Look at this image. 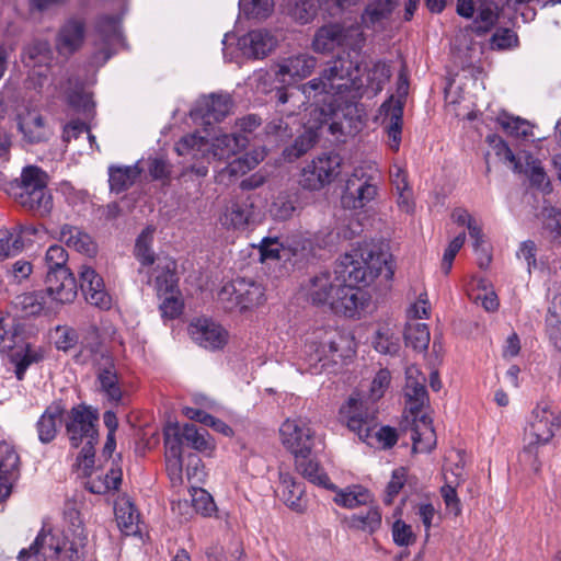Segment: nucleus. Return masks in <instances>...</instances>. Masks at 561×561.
I'll return each instance as SVG.
<instances>
[{"mask_svg":"<svg viewBox=\"0 0 561 561\" xmlns=\"http://www.w3.org/2000/svg\"><path fill=\"white\" fill-rule=\"evenodd\" d=\"M513 171L526 174L530 182L538 187L542 186L547 182V176L540 161L527 152H523L520 169Z\"/></svg>","mask_w":561,"mask_h":561,"instance_id":"nucleus-55","label":"nucleus"},{"mask_svg":"<svg viewBox=\"0 0 561 561\" xmlns=\"http://www.w3.org/2000/svg\"><path fill=\"white\" fill-rule=\"evenodd\" d=\"M176 444L175 439L164 444L167 472L173 486L181 485L183 482V451Z\"/></svg>","mask_w":561,"mask_h":561,"instance_id":"nucleus-45","label":"nucleus"},{"mask_svg":"<svg viewBox=\"0 0 561 561\" xmlns=\"http://www.w3.org/2000/svg\"><path fill=\"white\" fill-rule=\"evenodd\" d=\"M217 299L225 310L243 312L264 301V289L251 279L237 278L221 286Z\"/></svg>","mask_w":561,"mask_h":561,"instance_id":"nucleus-12","label":"nucleus"},{"mask_svg":"<svg viewBox=\"0 0 561 561\" xmlns=\"http://www.w3.org/2000/svg\"><path fill=\"white\" fill-rule=\"evenodd\" d=\"M283 446L295 458L309 457L317 445L322 444L310 422L306 419H287L279 427Z\"/></svg>","mask_w":561,"mask_h":561,"instance_id":"nucleus-13","label":"nucleus"},{"mask_svg":"<svg viewBox=\"0 0 561 561\" xmlns=\"http://www.w3.org/2000/svg\"><path fill=\"white\" fill-rule=\"evenodd\" d=\"M489 45L493 50L513 49L518 46V36L511 27L497 25L490 37Z\"/></svg>","mask_w":561,"mask_h":561,"instance_id":"nucleus-57","label":"nucleus"},{"mask_svg":"<svg viewBox=\"0 0 561 561\" xmlns=\"http://www.w3.org/2000/svg\"><path fill=\"white\" fill-rule=\"evenodd\" d=\"M273 7L272 0H239V9L248 18H267Z\"/></svg>","mask_w":561,"mask_h":561,"instance_id":"nucleus-61","label":"nucleus"},{"mask_svg":"<svg viewBox=\"0 0 561 561\" xmlns=\"http://www.w3.org/2000/svg\"><path fill=\"white\" fill-rule=\"evenodd\" d=\"M85 535L80 529L76 539L70 540L60 530H45L38 533L34 542L22 549L18 556L19 561L33 558L34 561H84L81 549L84 546Z\"/></svg>","mask_w":561,"mask_h":561,"instance_id":"nucleus-5","label":"nucleus"},{"mask_svg":"<svg viewBox=\"0 0 561 561\" xmlns=\"http://www.w3.org/2000/svg\"><path fill=\"white\" fill-rule=\"evenodd\" d=\"M399 3L400 0H369L360 15L363 26L374 31L385 30Z\"/></svg>","mask_w":561,"mask_h":561,"instance_id":"nucleus-27","label":"nucleus"},{"mask_svg":"<svg viewBox=\"0 0 561 561\" xmlns=\"http://www.w3.org/2000/svg\"><path fill=\"white\" fill-rule=\"evenodd\" d=\"M373 501L369 491L360 485L348 486L340 490L334 496V502L345 508H356L368 505Z\"/></svg>","mask_w":561,"mask_h":561,"instance_id":"nucleus-47","label":"nucleus"},{"mask_svg":"<svg viewBox=\"0 0 561 561\" xmlns=\"http://www.w3.org/2000/svg\"><path fill=\"white\" fill-rule=\"evenodd\" d=\"M280 494L285 504L297 513H302L307 508V501L304 497L305 490L300 483H297L290 473L279 472Z\"/></svg>","mask_w":561,"mask_h":561,"instance_id":"nucleus-37","label":"nucleus"},{"mask_svg":"<svg viewBox=\"0 0 561 561\" xmlns=\"http://www.w3.org/2000/svg\"><path fill=\"white\" fill-rule=\"evenodd\" d=\"M257 248L261 262L277 261L286 253L302 255L305 251L311 248V242L301 237L287 238L286 240L279 237H265Z\"/></svg>","mask_w":561,"mask_h":561,"instance_id":"nucleus-18","label":"nucleus"},{"mask_svg":"<svg viewBox=\"0 0 561 561\" xmlns=\"http://www.w3.org/2000/svg\"><path fill=\"white\" fill-rule=\"evenodd\" d=\"M154 230L153 227L148 226L136 239L134 254L142 265H152L154 263V252L151 249Z\"/></svg>","mask_w":561,"mask_h":561,"instance_id":"nucleus-51","label":"nucleus"},{"mask_svg":"<svg viewBox=\"0 0 561 561\" xmlns=\"http://www.w3.org/2000/svg\"><path fill=\"white\" fill-rule=\"evenodd\" d=\"M59 240L68 248L73 249L88 256L96 253L98 247L92 237L81 228L65 224L60 227Z\"/></svg>","mask_w":561,"mask_h":561,"instance_id":"nucleus-33","label":"nucleus"},{"mask_svg":"<svg viewBox=\"0 0 561 561\" xmlns=\"http://www.w3.org/2000/svg\"><path fill=\"white\" fill-rule=\"evenodd\" d=\"M391 381L390 371L386 368H381L377 371L374 379L370 382L369 391L367 399H363L358 394L352 396L351 398H355L362 400L364 402V409L367 407L368 409H373L369 404L375 403L380 398L383 397L386 390L388 389Z\"/></svg>","mask_w":561,"mask_h":561,"instance_id":"nucleus-50","label":"nucleus"},{"mask_svg":"<svg viewBox=\"0 0 561 561\" xmlns=\"http://www.w3.org/2000/svg\"><path fill=\"white\" fill-rule=\"evenodd\" d=\"M98 414L85 405L73 407L69 412L66 431L73 447H79L84 440H98Z\"/></svg>","mask_w":561,"mask_h":561,"instance_id":"nucleus-15","label":"nucleus"},{"mask_svg":"<svg viewBox=\"0 0 561 561\" xmlns=\"http://www.w3.org/2000/svg\"><path fill=\"white\" fill-rule=\"evenodd\" d=\"M51 60L50 44L46 39H34L27 44L22 54V62L28 68H42Z\"/></svg>","mask_w":561,"mask_h":561,"instance_id":"nucleus-40","label":"nucleus"},{"mask_svg":"<svg viewBox=\"0 0 561 561\" xmlns=\"http://www.w3.org/2000/svg\"><path fill=\"white\" fill-rule=\"evenodd\" d=\"M87 22L83 16L68 18L59 27L55 48L62 57H70L80 50L85 42Z\"/></svg>","mask_w":561,"mask_h":561,"instance_id":"nucleus-17","label":"nucleus"},{"mask_svg":"<svg viewBox=\"0 0 561 561\" xmlns=\"http://www.w3.org/2000/svg\"><path fill=\"white\" fill-rule=\"evenodd\" d=\"M561 434V413L553 410L552 403L541 400L531 411L524 432V456L534 458L531 467L535 471L540 469L537 451L548 445L552 438Z\"/></svg>","mask_w":561,"mask_h":561,"instance_id":"nucleus-7","label":"nucleus"},{"mask_svg":"<svg viewBox=\"0 0 561 561\" xmlns=\"http://www.w3.org/2000/svg\"><path fill=\"white\" fill-rule=\"evenodd\" d=\"M254 203L250 196L237 197L227 203L220 222L227 228L242 229L253 217Z\"/></svg>","mask_w":561,"mask_h":561,"instance_id":"nucleus-29","label":"nucleus"},{"mask_svg":"<svg viewBox=\"0 0 561 561\" xmlns=\"http://www.w3.org/2000/svg\"><path fill=\"white\" fill-rule=\"evenodd\" d=\"M122 470L118 467L111 468L104 476L90 477L85 482V489L93 494H106L118 490L122 483Z\"/></svg>","mask_w":561,"mask_h":561,"instance_id":"nucleus-42","label":"nucleus"},{"mask_svg":"<svg viewBox=\"0 0 561 561\" xmlns=\"http://www.w3.org/2000/svg\"><path fill=\"white\" fill-rule=\"evenodd\" d=\"M503 15V8L492 0H480L472 20L471 31L477 36H484L493 31Z\"/></svg>","mask_w":561,"mask_h":561,"instance_id":"nucleus-30","label":"nucleus"},{"mask_svg":"<svg viewBox=\"0 0 561 561\" xmlns=\"http://www.w3.org/2000/svg\"><path fill=\"white\" fill-rule=\"evenodd\" d=\"M342 158L337 153L317 157L300 173L299 184L309 191H319L341 173Z\"/></svg>","mask_w":561,"mask_h":561,"instance_id":"nucleus-14","label":"nucleus"},{"mask_svg":"<svg viewBox=\"0 0 561 561\" xmlns=\"http://www.w3.org/2000/svg\"><path fill=\"white\" fill-rule=\"evenodd\" d=\"M300 122L297 118L288 119L286 114H278L265 127L267 135H273L280 140L290 138L294 130H299Z\"/></svg>","mask_w":561,"mask_h":561,"instance_id":"nucleus-53","label":"nucleus"},{"mask_svg":"<svg viewBox=\"0 0 561 561\" xmlns=\"http://www.w3.org/2000/svg\"><path fill=\"white\" fill-rule=\"evenodd\" d=\"M232 100L229 94L213 93L202 96L191 115L203 118L207 124L221 122L231 111Z\"/></svg>","mask_w":561,"mask_h":561,"instance_id":"nucleus-25","label":"nucleus"},{"mask_svg":"<svg viewBox=\"0 0 561 561\" xmlns=\"http://www.w3.org/2000/svg\"><path fill=\"white\" fill-rule=\"evenodd\" d=\"M430 330L427 324L411 322L408 323L404 330L405 345L412 347L416 352H424L430 344Z\"/></svg>","mask_w":561,"mask_h":561,"instance_id":"nucleus-49","label":"nucleus"},{"mask_svg":"<svg viewBox=\"0 0 561 561\" xmlns=\"http://www.w3.org/2000/svg\"><path fill=\"white\" fill-rule=\"evenodd\" d=\"M80 288L88 304L100 309H108L112 298L105 290L103 278L90 266L82 265L79 271Z\"/></svg>","mask_w":561,"mask_h":561,"instance_id":"nucleus-22","label":"nucleus"},{"mask_svg":"<svg viewBox=\"0 0 561 561\" xmlns=\"http://www.w3.org/2000/svg\"><path fill=\"white\" fill-rule=\"evenodd\" d=\"M265 157L264 150H253L229 162L227 169L230 175H243L254 169Z\"/></svg>","mask_w":561,"mask_h":561,"instance_id":"nucleus-54","label":"nucleus"},{"mask_svg":"<svg viewBox=\"0 0 561 561\" xmlns=\"http://www.w3.org/2000/svg\"><path fill=\"white\" fill-rule=\"evenodd\" d=\"M173 267L174 263L169 262L163 268V272L156 276V288L158 295H164V298L160 304V310L162 316L169 319L176 318L183 308V304L175 293L176 277L172 272Z\"/></svg>","mask_w":561,"mask_h":561,"instance_id":"nucleus-21","label":"nucleus"},{"mask_svg":"<svg viewBox=\"0 0 561 561\" xmlns=\"http://www.w3.org/2000/svg\"><path fill=\"white\" fill-rule=\"evenodd\" d=\"M499 123L507 135L516 138H528L533 135V125L520 117L503 115Z\"/></svg>","mask_w":561,"mask_h":561,"instance_id":"nucleus-58","label":"nucleus"},{"mask_svg":"<svg viewBox=\"0 0 561 561\" xmlns=\"http://www.w3.org/2000/svg\"><path fill=\"white\" fill-rule=\"evenodd\" d=\"M374 347L381 354H396L399 350V340L388 327L377 330L374 337Z\"/></svg>","mask_w":561,"mask_h":561,"instance_id":"nucleus-60","label":"nucleus"},{"mask_svg":"<svg viewBox=\"0 0 561 561\" xmlns=\"http://www.w3.org/2000/svg\"><path fill=\"white\" fill-rule=\"evenodd\" d=\"M411 438L415 453H430L435 447L436 434L428 416L422 415L415 420Z\"/></svg>","mask_w":561,"mask_h":561,"instance_id":"nucleus-39","label":"nucleus"},{"mask_svg":"<svg viewBox=\"0 0 561 561\" xmlns=\"http://www.w3.org/2000/svg\"><path fill=\"white\" fill-rule=\"evenodd\" d=\"M355 354L352 336L336 329H318L305 342L301 358L309 369L318 373L330 364H339Z\"/></svg>","mask_w":561,"mask_h":561,"instance_id":"nucleus-3","label":"nucleus"},{"mask_svg":"<svg viewBox=\"0 0 561 561\" xmlns=\"http://www.w3.org/2000/svg\"><path fill=\"white\" fill-rule=\"evenodd\" d=\"M21 131L31 142H41L48 136L44 118L38 113H27L19 123Z\"/></svg>","mask_w":561,"mask_h":561,"instance_id":"nucleus-48","label":"nucleus"},{"mask_svg":"<svg viewBox=\"0 0 561 561\" xmlns=\"http://www.w3.org/2000/svg\"><path fill=\"white\" fill-rule=\"evenodd\" d=\"M0 350L10 352V358L15 364V375L19 380L24 378L28 366L41 360V353L24 342L20 325L10 316L0 317Z\"/></svg>","mask_w":561,"mask_h":561,"instance_id":"nucleus-9","label":"nucleus"},{"mask_svg":"<svg viewBox=\"0 0 561 561\" xmlns=\"http://www.w3.org/2000/svg\"><path fill=\"white\" fill-rule=\"evenodd\" d=\"M360 82L355 62L337 57L330 61L318 78L297 87L280 88L276 91L277 113L288 119L297 118L298 110L309 103L310 118L320 123L329 121L353 103L359 95Z\"/></svg>","mask_w":561,"mask_h":561,"instance_id":"nucleus-1","label":"nucleus"},{"mask_svg":"<svg viewBox=\"0 0 561 561\" xmlns=\"http://www.w3.org/2000/svg\"><path fill=\"white\" fill-rule=\"evenodd\" d=\"M114 511L117 526L123 534L133 536L140 533V515L129 497H119L115 502Z\"/></svg>","mask_w":561,"mask_h":561,"instance_id":"nucleus-35","label":"nucleus"},{"mask_svg":"<svg viewBox=\"0 0 561 561\" xmlns=\"http://www.w3.org/2000/svg\"><path fill=\"white\" fill-rule=\"evenodd\" d=\"M425 381L426 379H419V381L405 383L404 396L412 414L417 415L421 409L428 401Z\"/></svg>","mask_w":561,"mask_h":561,"instance_id":"nucleus-52","label":"nucleus"},{"mask_svg":"<svg viewBox=\"0 0 561 561\" xmlns=\"http://www.w3.org/2000/svg\"><path fill=\"white\" fill-rule=\"evenodd\" d=\"M359 284L344 282V285L339 287V293L335 294L329 308L344 317L354 318L365 308L368 302V296Z\"/></svg>","mask_w":561,"mask_h":561,"instance_id":"nucleus-20","label":"nucleus"},{"mask_svg":"<svg viewBox=\"0 0 561 561\" xmlns=\"http://www.w3.org/2000/svg\"><path fill=\"white\" fill-rule=\"evenodd\" d=\"M365 43V36L359 26L344 27L340 24H329L320 27L312 42L318 53H331L335 48L347 51V56L358 57Z\"/></svg>","mask_w":561,"mask_h":561,"instance_id":"nucleus-10","label":"nucleus"},{"mask_svg":"<svg viewBox=\"0 0 561 561\" xmlns=\"http://www.w3.org/2000/svg\"><path fill=\"white\" fill-rule=\"evenodd\" d=\"M379 174L374 165L357 167L346 180L341 202L344 208L359 209L373 202L378 193Z\"/></svg>","mask_w":561,"mask_h":561,"instance_id":"nucleus-11","label":"nucleus"},{"mask_svg":"<svg viewBox=\"0 0 561 561\" xmlns=\"http://www.w3.org/2000/svg\"><path fill=\"white\" fill-rule=\"evenodd\" d=\"M486 140L494 150L495 154L505 163H507L512 168V170L520 169V160H523V152L514 154L508 145L497 135H489Z\"/></svg>","mask_w":561,"mask_h":561,"instance_id":"nucleus-56","label":"nucleus"},{"mask_svg":"<svg viewBox=\"0 0 561 561\" xmlns=\"http://www.w3.org/2000/svg\"><path fill=\"white\" fill-rule=\"evenodd\" d=\"M99 391L112 404L118 405L123 401V387L114 363L107 359L104 367H100L96 374Z\"/></svg>","mask_w":561,"mask_h":561,"instance_id":"nucleus-31","label":"nucleus"},{"mask_svg":"<svg viewBox=\"0 0 561 561\" xmlns=\"http://www.w3.org/2000/svg\"><path fill=\"white\" fill-rule=\"evenodd\" d=\"M94 31L105 46L118 43L122 38L119 19L115 15H100L95 20Z\"/></svg>","mask_w":561,"mask_h":561,"instance_id":"nucleus-46","label":"nucleus"},{"mask_svg":"<svg viewBox=\"0 0 561 561\" xmlns=\"http://www.w3.org/2000/svg\"><path fill=\"white\" fill-rule=\"evenodd\" d=\"M46 293L60 304H70L78 294L77 280L70 270H56L47 272Z\"/></svg>","mask_w":561,"mask_h":561,"instance_id":"nucleus-23","label":"nucleus"},{"mask_svg":"<svg viewBox=\"0 0 561 561\" xmlns=\"http://www.w3.org/2000/svg\"><path fill=\"white\" fill-rule=\"evenodd\" d=\"M341 57L343 58V56ZM344 59H348L355 62L357 67L358 82H360L358 98L353 103L348 104L347 106H344L345 108H348L351 105H353L364 94H368L369 96L377 95L383 89V85L388 82V80L391 77L390 67L383 61H377L367 70L366 83H364L360 77L359 61L357 57L348 55V57H344Z\"/></svg>","mask_w":561,"mask_h":561,"instance_id":"nucleus-24","label":"nucleus"},{"mask_svg":"<svg viewBox=\"0 0 561 561\" xmlns=\"http://www.w3.org/2000/svg\"><path fill=\"white\" fill-rule=\"evenodd\" d=\"M48 174L37 165H26L19 178L4 185L5 193L22 208L39 217L48 216L54 207L48 190Z\"/></svg>","mask_w":561,"mask_h":561,"instance_id":"nucleus-4","label":"nucleus"},{"mask_svg":"<svg viewBox=\"0 0 561 561\" xmlns=\"http://www.w3.org/2000/svg\"><path fill=\"white\" fill-rule=\"evenodd\" d=\"M324 123H320L319 118H309L305 123V130L301 135H299L295 142L285 149V154L289 160L298 159L306 152H308L317 142L318 140V133L317 130L323 125Z\"/></svg>","mask_w":561,"mask_h":561,"instance_id":"nucleus-38","label":"nucleus"},{"mask_svg":"<svg viewBox=\"0 0 561 561\" xmlns=\"http://www.w3.org/2000/svg\"><path fill=\"white\" fill-rule=\"evenodd\" d=\"M247 144L248 139L243 135H220L209 144L203 136L188 134L175 144V151L179 156L191 154L194 159H208L211 156L214 159L225 160L236 154Z\"/></svg>","mask_w":561,"mask_h":561,"instance_id":"nucleus-8","label":"nucleus"},{"mask_svg":"<svg viewBox=\"0 0 561 561\" xmlns=\"http://www.w3.org/2000/svg\"><path fill=\"white\" fill-rule=\"evenodd\" d=\"M323 5V0H288L286 12L300 24L311 22L317 15L318 9Z\"/></svg>","mask_w":561,"mask_h":561,"instance_id":"nucleus-43","label":"nucleus"},{"mask_svg":"<svg viewBox=\"0 0 561 561\" xmlns=\"http://www.w3.org/2000/svg\"><path fill=\"white\" fill-rule=\"evenodd\" d=\"M317 66V59L307 54H299L284 59L277 66L276 75L285 81V77L302 79L311 75Z\"/></svg>","mask_w":561,"mask_h":561,"instance_id":"nucleus-34","label":"nucleus"},{"mask_svg":"<svg viewBox=\"0 0 561 561\" xmlns=\"http://www.w3.org/2000/svg\"><path fill=\"white\" fill-rule=\"evenodd\" d=\"M141 170L137 164L126 167H110L108 183L112 192L122 193L128 190L139 178Z\"/></svg>","mask_w":561,"mask_h":561,"instance_id":"nucleus-41","label":"nucleus"},{"mask_svg":"<svg viewBox=\"0 0 561 561\" xmlns=\"http://www.w3.org/2000/svg\"><path fill=\"white\" fill-rule=\"evenodd\" d=\"M390 257L388 252L375 244L365 243L354 248L336 261L333 271L312 275L302 286L304 295L314 306L329 307L344 282L367 286L380 275L387 280L391 279L393 270Z\"/></svg>","mask_w":561,"mask_h":561,"instance_id":"nucleus-2","label":"nucleus"},{"mask_svg":"<svg viewBox=\"0 0 561 561\" xmlns=\"http://www.w3.org/2000/svg\"><path fill=\"white\" fill-rule=\"evenodd\" d=\"M543 229L550 237L561 243V211L554 208L545 209Z\"/></svg>","mask_w":561,"mask_h":561,"instance_id":"nucleus-63","label":"nucleus"},{"mask_svg":"<svg viewBox=\"0 0 561 561\" xmlns=\"http://www.w3.org/2000/svg\"><path fill=\"white\" fill-rule=\"evenodd\" d=\"M276 38L265 30H254L238 39V48L248 58L260 59L276 46Z\"/></svg>","mask_w":561,"mask_h":561,"instance_id":"nucleus-28","label":"nucleus"},{"mask_svg":"<svg viewBox=\"0 0 561 561\" xmlns=\"http://www.w3.org/2000/svg\"><path fill=\"white\" fill-rule=\"evenodd\" d=\"M351 526L368 533L376 531L381 525V513L378 507H369L368 511L364 513L354 514L351 517Z\"/></svg>","mask_w":561,"mask_h":561,"instance_id":"nucleus-59","label":"nucleus"},{"mask_svg":"<svg viewBox=\"0 0 561 561\" xmlns=\"http://www.w3.org/2000/svg\"><path fill=\"white\" fill-rule=\"evenodd\" d=\"M546 333L552 346L561 353V320L550 310L546 317Z\"/></svg>","mask_w":561,"mask_h":561,"instance_id":"nucleus-64","label":"nucleus"},{"mask_svg":"<svg viewBox=\"0 0 561 561\" xmlns=\"http://www.w3.org/2000/svg\"><path fill=\"white\" fill-rule=\"evenodd\" d=\"M296 459V468L298 472L311 483L331 489L330 478L325 473L320 463L309 457H300Z\"/></svg>","mask_w":561,"mask_h":561,"instance_id":"nucleus-44","label":"nucleus"},{"mask_svg":"<svg viewBox=\"0 0 561 561\" xmlns=\"http://www.w3.org/2000/svg\"><path fill=\"white\" fill-rule=\"evenodd\" d=\"M65 405L61 401L51 402L36 422V432L41 443L53 442L61 424Z\"/></svg>","mask_w":561,"mask_h":561,"instance_id":"nucleus-32","label":"nucleus"},{"mask_svg":"<svg viewBox=\"0 0 561 561\" xmlns=\"http://www.w3.org/2000/svg\"><path fill=\"white\" fill-rule=\"evenodd\" d=\"M346 419L350 431L356 433L358 438L376 448L388 449L398 442L397 430L390 426H377L376 410L365 408L362 400L350 398L347 404L341 409Z\"/></svg>","mask_w":561,"mask_h":561,"instance_id":"nucleus-6","label":"nucleus"},{"mask_svg":"<svg viewBox=\"0 0 561 561\" xmlns=\"http://www.w3.org/2000/svg\"><path fill=\"white\" fill-rule=\"evenodd\" d=\"M192 497V507L203 516H209L215 510V503L211 495L202 488H192L190 490Z\"/></svg>","mask_w":561,"mask_h":561,"instance_id":"nucleus-62","label":"nucleus"},{"mask_svg":"<svg viewBox=\"0 0 561 561\" xmlns=\"http://www.w3.org/2000/svg\"><path fill=\"white\" fill-rule=\"evenodd\" d=\"M36 232L34 226L21 224L0 228V261L21 253L25 247V237Z\"/></svg>","mask_w":561,"mask_h":561,"instance_id":"nucleus-26","label":"nucleus"},{"mask_svg":"<svg viewBox=\"0 0 561 561\" xmlns=\"http://www.w3.org/2000/svg\"><path fill=\"white\" fill-rule=\"evenodd\" d=\"M172 439L176 440L179 449L183 453L184 446L207 455L215 449V442L208 432L190 423L183 426L179 424L169 426L164 432V444H169Z\"/></svg>","mask_w":561,"mask_h":561,"instance_id":"nucleus-16","label":"nucleus"},{"mask_svg":"<svg viewBox=\"0 0 561 561\" xmlns=\"http://www.w3.org/2000/svg\"><path fill=\"white\" fill-rule=\"evenodd\" d=\"M188 332L195 343L210 351L224 348L229 340V333L224 327L206 318L193 321Z\"/></svg>","mask_w":561,"mask_h":561,"instance_id":"nucleus-19","label":"nucleus"},{"mask_svg":"<svg viewBox=\"0 0 561 561\" xmlns=\"http://www.w3.org/2000/svg\"><path fill=\"white\" fill-rule=\"evenodd\" d=\"M388 119L387 135L391 150L398 151L401 144L403 103L400 100L386 102L381 106Z\"/></svg>","mask_w":561,"mask_h":561,"instance_id":"nucleus-36","label":"nucleus"}]
</instances>
